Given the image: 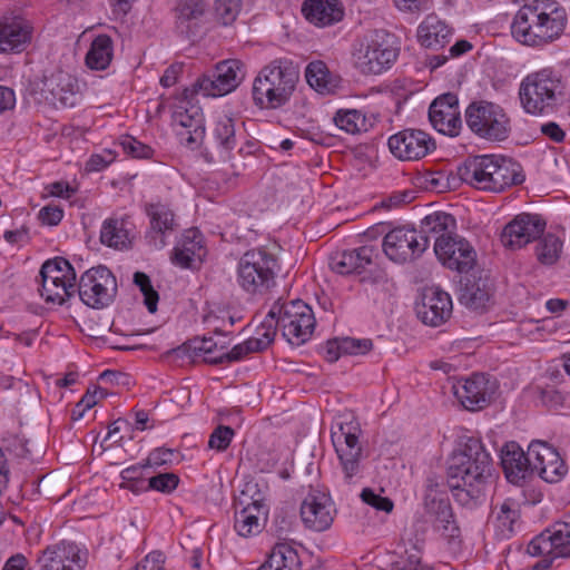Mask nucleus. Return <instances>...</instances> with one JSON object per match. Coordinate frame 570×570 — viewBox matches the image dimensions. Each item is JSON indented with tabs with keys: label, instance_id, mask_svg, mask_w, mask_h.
<instances>
[{
	"label": "nucleus",
	"instance_id": "1",
	"mask_svg": "<svg viewBox=\"0 0 570 570\" xmlns=\"http://www.w3.org/2000/svg\"><path fill=\"white\" fill-rule=\"evenodd\" d=\"M492 460L483 443L468 438L448 460L446 476L453 498L461 505H474L484 497Z\"/></svg>",
	"mask_w": 570,
	"mask_h": 570
},
{
	"label": "nucleus",
	"instance_id": "2",
	"mask_svg": "<svg viewBox=\"0 0 570 570\" xmlns=\"http://www.w3.org/2000/svg\"><path fill=\"white\" fill-rule=\"evenodd\" d=\"M566 26V10L556 1L533 0L517 11L511 33L523 46L541 48L559 39Z\"/></svg>",
	"mask_w": 570,
	"mask_h": 570
},
{
	"label": "nucleus",
	"instance_id": "3",
	"mask_svg": "<svg viewBox=\"0 0 570 570\" xmlns=\"http://www.w3.org/2000/svg\"><path fill=\"white\" fill-rule=\"evenodd\" d=\"M458 176L471 187L491 193H501L524 180L521 166L512 159L499 155L468 157L458 167Z\"/></svg>",
	"mask_w": 570,
	"mask_h": 570
},
{
	"label": "nucleus",
	"instance_id": "4",
	"mask_svg": "<svg viewBox=\"0 0 570 570\" xmlns=\"http://www.w3.org/2000/svg\"><path fill=\"white\" fill-rule=\"evenodd\" d=\"M298 70L287 59H275L258 72L253 82L252 96L256 106L276 109L285 105L294 92Z\"/></svg>",
	"mask_w": 570,
	"mask_h": 570
},
{
	"label": "nucleus",
	"instance_id": "5",
	"mask_svg": "<svg viewBox=\"0 0 570 570\" xmlns=\"http://www.w3.org/2000/svg\"><path fill=\"white\" fill-rule=\"evenodd\" d=\"M564 91L562 77L551 68L527 75L519 86V100L524 112L544 116L556 110Z\"/></svg>",
	"mask_w": 570,
	"mask_h": 570
},
{
	"label": "nucleus",
	"instance_id": "6",
	"mask_svg": "<svg viewBox=\"0 0 570 570\" xmlns=\"http://www.w3.org/2000/svg\"><path fill=\"white\" fill-rule=\"evenodd\" d=\"M361 428L352 414L340 415L331 430V439L337 454L344 479L351 482L361 473L363 448L360 443Z\"/></svg>",
	"mask_w": 570,
	"mask_h": 570
},
{
	"label": "nucleus",
	"instance_id": "7",
	"mask_svg": "<svg viewBox=\"0 0 570 570\" xmlns=\"http://www.w3.org/2000/svg\"><path fill=\"white\" fill-rule=\"evenodd\" d=\"M277 258L264 248L244 253L237 265L238 285L249 294H263L275 284Z\"/></svg>",
	"mask_w": 570,
	"mask_h": 570
},
{
	"label": "nucleus",
	"instance_id": "8",
	"mask_svg": "<svg viewBox=\"0 0 570 570\" xmlns=\"http://www.w3.org/2000/svg\"><path fill=\"white\" fill-rule=\"evenodd\" d=\"M465 122L480 139L503 141L511 132V120L498 104L480 100L471 102L465 109Z\"/></svg>",
	"mask_w": 570,
	"mask_h": 570
},
{
	"label": "nucleus",
	"instance_id": "9",
	"mask_svg": "<svg viewBox=\"0 0 570 570\" xmlns=\"http://www.w3.org/2000/svg\"><path fill=\"white\" fill-rule=\"evenodd\" d=\"M268 316L276 318L283 336L291 344H303L313 334L315 317L312 308L302 299L275 302Z\"/></svg>",
	"mask_w": 570,
	"mask_h": 570
},
{
	"label": "nucleus",
	"instance_id": "10",
	"mask_svg": "<svg viewBox=\"0 0 570 570\" xmlns=\"http://www.w3.org/2000/svg\"><path fill=\"white\" fill-rule=\"evenodd\" d=\"M397 50L392 47L386 35L374 31L365 36L354 51L355 67L364 75H379L394 63Z\"/></svg>",
	"mask_w": 570,
	"mask_h": 570
},
{
	"label": "nucleus",
	"instance_id": "11",
	"mask_svg": "<svg viewBox=\"0 0 570 570\" xmlns=\"http://www.w3.org/2000/svg\"><path fill=\"white\" fill-rule=\"evenodd\" d=\"M246 76L245 65L238 59L219 61L212 73L200 76L193 85L195 94L222 97L234 91Z\"/></svg>",
	"mask_w": 570,
	"mask_h": 570
},
{
	"label": "nucleus",
	"instance_id": "12",
	"mask_svg": "<svg viewBox=\"0 0 570 570\" xmlns=\"http://www.w3.org/2000/svg\"><path fill=\"white\" fill-rule=\"evenodd\" d=\"M79 298L92 308H104L112 303L117 294V281L106 266L86 271L78 284Z\"/></svg>",
	"mask_w": 570,
	"mask_h": 570
},
{
	"label": "nucleus",
	"instance_id": "13",
	"mask_svg": "<svg viewBox=\"0 0 570 570\" xmlns=\"http://www.w3.org/2000/svg\"><path fill=\"white\" fill-rule=\"evenodd\" d=\"M244 497H249L250 502L235 512L234 528L244 538L258 534L265 527L268 507L265 503V495L258 489L257 483L248 482L243 490Z\"/></svg>",
	"mask_w": 570,
	"mask_h": 570
},
{
	"label": "nucleus",
	"instance_id": "14",
	"mask_svg": "<svg viewBox=\"0 0 570 570\" xmlns=\"http://www.w3.org/2000/svg\"><path fill=\"white\" fill-rule=\"evenodd\" d=\"M382 248L390 261L405 264L421 257L428 248V240L421 239L415 229L397 227L384 236Z\"/></svg>",
	"mask_w": 570,
	"mask_h": 570
},
{
	"label": "nucleus",
	"instance_id": "15",
	"mask_svg": "<svg viewBox=\"0 0 570 570\" xmlns=\"http://www.w3.org/2000/svg\"><path fill=\"white\" fill-rule=\"evenodd\" d=\"M36 562L39 570H83L87 552L75 542L63 540L41 550Z\"/></svg>",
	"mask_w": 570,
	"mask_h": 570
},
{
	"label": "nucleus",
	"instance_id": "16",
	"mask_svg": "<svg viewBox=\"0 0 570 570\" xmlns=\"http://www.w3.org/2000/svg\"><path fill=\"white\" fill-rule=\"evenodd\" d=\"M529 455L533 473L548 483H558L568 473V466L559 452L544 441H532L529 444Z\"/></svg>",
	"mask_w": 570,
	"mask_h": 570
},
{
	"label": "nucleus",
	"instance_id": "17",
	"mask_svg": "<svg viewBox=\"0 0 570 570\" xmlns=\"http://www.w3.org/2000/svg\"><path fill=\"white\" fill-rule=\"evenodd\" d=\"M546 220L538 214L522 213L505 225L501 243L510 249H519L538 239L546 229Z\"/></svg>",
	"mask_w": 570,
	"mask_h": 570
},
{
	"label": "nucleus",
	"instance_id": "18",
	"mask_svg": "<svg viewBox=\"0 0 570 570\" xmlns=\"http://www.w3.org/2000/svg\"><path fill=\"white\" fill-rule=\"evenodd\" d=\"M79 92L77 78L65 70H56L41 81V96L53 107H73Z\"/></svg>",
	"mask_w": 570,
	"mask_h": 570
},
{
	"label": "nucleus",
	"instance_id": "19",
	"mask_svg": "<svg viewBox=\"0 0 570 570\" xmlns=\"http://www.w3.org/2000/svg\"><path fill=\"white\" fill-rule=\"evenodd\" d=\"M530 556L570 557V517L556 523L551 529L542 531L527 547Z\"/></svg>",
	"mask_w": 570,
	"mask_h": 570
},
{
	"label": "nucleus",
	"instance_id": "20",
	"mask_svg": "<svg viewBox=\"0 0 570 570\" xmlns=\"http://www.w3.org/2000/svg\"><path fill=\"white\" fill-rule=\"evenodd\" d=\"M429 120L440 134L456 137L462 128L458 96L448 92L435 98L429 108Z\"/></svg>",
	"mask_w": 570,
	"mask_h": 570
},
{
	"label": "nucleus",
	"instance_id": "21",
	"mask_svg": "<svg viewBox=\"0 0 570 570\" xmlns=\"http://www.w3.org/2000/svg\"><path fill=\"white\" fill-rule=\"evenodd\" d=\"M434 253L445 267L459 273H468L476 262L474 248L459 236L439 239Z\"/></svg>",
	"mask_w": 570,
	"mask_h": 570
},
{
	"label": "nucleus",
	"instance_id": "22",
	"mask_svg": "<svg viewBox=\"0 0 570 570\" xmlns=\"http://www.w3.org/2000/svg\"><path fill=\"white\" fill-rule=\"evenodd\" d=\"M391 153L401 160H417L435 148L433 139L419 129H404L389 138Z\"/></svg>",
	"mask_w": 570,
	"mask_h": 570
},
{
	"label": "nucleus",
	"instance_id": "23",
	"mask_svg": "<svg viewBox=\"0 0 570 570\" xmlns=\"http://www.w3.org/2000/svg\"><path fill=\"white\" fill-rule=\"evenodd\" d=\"M335 511L334 503L328 494L312 491L301 504V519L309 530L322 532L332 525Z\"/></svg>",
	"mask_w": 570,
	"mask_h": 570
},
{
	"label": "nucleus",
	"instance_id": "24",
	"mask_svg": "<svg viewBox=\"0 0 570 570\" xmlns=\"http://www.w3.org/2000/svg\"><path fill=\"white\" fill-rule=\"evenodd\" d=\"M452 390L466 410L478 411L490 403L494 393V384L483 374H474L470 379L453 384Z\"/></svg>",
	"mask_w": 570,
	"mask_h": 570
},
{
	"label": "nucleus",
	"instance_id": "25",
	"mask_svg": "<svg viewBox=\"0 0 570 570\" xmlns=\"http://www.w3.org/2000/svg\"><path fill=\"white\" fill-rule=\"evenodd\" d=\"M416 313L424 324L440 326L452 314L451 297L439 287H428L423 291L422 302L417 305Z\"/></svg>",
	"mask_w": 570,
	"mask_h": 570
},
{
	"label": "nucleus",
	"instance_id": "26",
	"mask_svg": "<svg viewBox=\"0 0 570 570\" xmlns=\"http://www.w3.org/2000/svg\"><path fill=\"white\" fill-rule=\"evenodd\" d=\"M501 465L507 480L514 485H523L533 474L529 450L524 452L515 442H509L502 448Z\"/></svg>",
	"mask_w": 570,
	"mask_h": 570
},
{
	"label": "nucleus",
	"instance_id": "27",
	"mask_svg": "<svg viewBox=\"0 0 570 570\" xmlns=\"http://www.w3.org/2000/svg\"><path fill=\"white\" fill-rule=\"evenodd\" d=\"M493 284L488 276L471 275L461 285L459 302L466 308L484 312L492 304Z\"/></svg>",
	"mask_w": 570,
	"mask_h": 570
},
{
	"label": "nucleus",
	"instance_id": "28",
	"mask_svg": "<svg viewBox=\"0 0 570 570\" xmlns=\"http://www.w3.org/2000/svg\"><path fill=\"white\" fill-rule=\"evenodd\" d=\"M206 256L204 238L196 228L185 230L171 253V262L181 268H194L200 265Z\"/></svg>",
	"mask_w": 570,
	"mask_h": 570
},
{
	"label": "nucleus",
	"instance_id": "29",
	"mask_svg": "<svg viewBox=\"0 0 570 570\" xmlns=\"http://www.w3.org/2000/svg\"><path fill=\"white\" fill-rule=\"evenodd\" d=\"M379 255L375 247L365 245L332 256L330 265L341 275L361 274L374 264Z\"/></svg>",
	"mask_w": 570,
	"mask_h": 570
},
{
	"label": "nucleus",
	"instance_id": "30",
	"mask_svg": "<svg viewBox=\"0 0 570 570\" xmlns=\"http://www.w3.org/2000/svg\"><path fill=\"white\" fill-rule=\"evenodd\" d=\"M187 101H180L173 112L174 124L186 129L180 135L185 137L186 145L190 148L197 147L205 136L204 117L200 108L197 106L187 107Z\"/></svg>",
	"mask_w": 570,
	"mask_h": 570
},
{
	"label": "nucleus",
	"instance_id": "31",
	"mask_svg": "<svg viewBox=\"0 0 570 570\" xmlns=\"http://www.w3.org/2000/svg\"><path fill=\"white\" fill-rule=\"evenodd\" d=\"M31 36L32 27L23 19L0 20V53L21 52Z\"/></svg>",
	"mask_w": 570,
	"mask_h": 570
},
{
	"label": "nucleus",
	"instance_id": "32",
	"mask_svg": "<svg viewBox=\"0 0 570 570\" xmlns=\"http://www.w3.org/2000/svg\"><path fill=\"white\" fill-rule=\"evenodd\" d=\"M302 12L311 23L326 27L343 19L344 8L340 0H305Z\"/></svg>",
	"mask_w": 570,
	"mask_h": 570
},
{
	"label": "nucleus",
	"instance_id": "33",
	"mask_svg": "<svg viewBox=\"0 0 570 570\" xmlns=\"http://www.w3.org/2000/svg\"><path fill=\"white\" fill-rule=\"evenodd\" d=\"M147 214L150 217V230L147 234V238L155 248L160 249L166 245V233L175 229V215L164 204L148 205Z\"/></svg>",
	"mask_w": 570,
	"mask_h": 570
},
{
	"label": "nucleus",
	"instance_id": "34",
	"mask_svg": "<svg viewBox=\"0 0 570 570\" xmlns=\"http://www.w3.org/2000/svg\"><path fill=\"white\" fill-rule=\"evenodd\" d=\"M455 228L456 223L452 215L444 212H435L421 220L417 234L421 239L428 240V245L431 238H434V244H438L441 238L452 237Z\"/></svg>",
	"mask_w": 570,
	"mask_h": 570
},
{
	"label": "nucleus",
	"instance_id": "35",
	"mask_svg": "<svg viewBox=\"0 0 570 570\" xmlns=\"http://www.w3.org/2000/svg\"><path fill=\"white\" fill-rule=\"evenodd\" d=\"M451 36V29L434 14L428 16L419 26L417 38L420 43L426 48L443 47Z\"/></svg>",
	"mask_w": 570,
	"mask_h": 570
},
{
	"label": "nucleus",
	"instance_id": "36",
	"mask_svg": "<svg viewBox=\"0 0 570 570\" xmlns=\"http://www.w3.org/2000/svg\"><path fill=\"white\" fill-rule=\"evenodd\" d=\"M114 57V41L107 35L97 36L86 55V65L91 70H105Z\"/></svg>",
	"mask_w": 570,
	"mask_h": 570
},
{
	"label": "nucleus",
	"instance_id": "37",
	"mask_svg": "<svg viewBox=\"0 0 570 570\" xmlns=\"http://www.w3.org/2000/svg\"><path fill=\"white\" fill-rule=\"evenodd\" d=\"M129 225L125 218L106 219L100 230L101 243L117 249L127 248L130 245Z\"/></svg>",
	"mask_w": 570,
	"mask_h": 570
},
{
	"label": "nucleus",
	"instance_id": "38",
	"mask_svg": "<svg viewBox=\"0 0 570 570\" xmlns=\"http://www.w3.org/2000/svg\"><path fill=\"white\" fill-rule=\"evenodd\" d=\"M305 78L308 85L320 94H331L337 87L335 78L330 72L325 62L312 61L305 70Z\"/></svg>",
	"mask_w": 570,
	"mask_h": 570
},
{
	"label": "nucleus",
	"instance_id": "39",
	"mask_svg": "<svg viewBox=\"0 0 570 570\" xmlns=\"http://www.w3.org/2000/svg\"><path fill=\"white\" fill-rule=\"evenodd\" d=\"M429 510L435 515V529L445 538L452 539L460 534V529L453 520L450 503L445 500H432L428 504Z\"/></svg>",
	"mask_w": 570,
	"mask_h": 570
},
{
	"label": "nucleus",
	"instance_id": "40",
	"mask_svg": "<svg viewBox=\"0 0 570 570\" xmlns=\"http://www.w3.org/2000/svg\"><path fill=\"white\" fill-rule=\"evenodd\" d=\"M335 126L350 135L367 131L366 116L357 109H338L333 118Z\"/></svg>",
	"mask_w": 570,
	"mask_h": 570
},
{
	"label": "nucleus",
	"instance_id": "41",
	"mask_svg": "<svg viewBox=\"0 0 570 570\" xmlns=\"http://www.w3.org/2000/svg\"><path fill=\"white\" fill-rule=\"evenodd\" d=\"M41 282H47L49 285L53 282L61 279H76V272L71 264L62 258L56 257L45 262L40 268Z\"/></svg>",
	"mask_w": 570,
	"mask_h": 570
},
{
	"label": "nucleus",
	"instance_id": "42",
	"mask_svg": "<svg viewBox=\"0 0 570 570\" xmlns=\"http://www.w3.org/2000/svg\"><path fill=\"white\" fill-rule=\"evenodd\" d=\"M76 293V279H61L49 285L41 282L40 295L47 303L63 304Z\"/></svg>",
	"mask_w": 570,
	"mask_h": 570
},
{
	"label": "nucleus",
	"instance_id": "43",
	"mask_svg": "<svg viewBox=\"0 0 570 570\" xmlns=\"http://www.w3.org/2000/svg\"><path fill=\"white\" fill-rule=\"evenodd\" d=\"M213 135L217 145L226 153H229L237 146L234 120L226 115L218 117Z\"/></svg>",
	"mask_w": 570,
	"mask_h": 570
},
{
	"label": "nucleus",
	"instance_id": "44",
	"mask_svg": "<svg viewBox=\"0 0 570 570\" xmlns=\"http://www.w3.org/2000/svg\"><path fill=\"white\" fill-rule=\"evenodd\" d=\"M562 242L553 234L544 235L535 246V256L544 265L554 264L560 256Z\"/></svg>",
	"mask_w": 570,
	"mask_h": 570
},
{
	"label": "nucleus",
	"instance_id": "45",
	"mask_svg": "<svg viewBox=\"0 0 570 570\" xmlns=\"http://www.w3.org/2000/svg\"><path fill=\"white\" fill-rule=\"evenodd\" d=\"M243 1L242 0H215L214 1V19L215 21L223 26L229 27L232 26L240 10H242Z\"/></svg>",
	"mask_w": 570,
	"mask_h": 570
},
{
	"label": "nucleus",
	"instance_id": "46",
	"mask_svg": "<svg viewBox=\"0 0 570 570\" xmlns=\"http://www.w3.org/2000/svg\"><path fill=\"white\" fill-rule=\"evenodd\" d=\"M279 327L276 318H272L266 315L261 327L257 330V336L249 338V344L254 345V350L262 352L266 350L276 335V331Z\"/></svg>",
	"mask_w": 570,
	"mask_h": 570
},
{
	"label": "nucleus",
	"instance_id": "47",
	"mask_svg": "<svg viewBox=\"0 0 570 570\" xmlns=\"http://www.w3.org/2000/svg\"><path fill=\"white\" fill-rule=\"evenodd\" d=\"M428 529L429 522L423 518H417L404 530L402 541L411 546L413 550L421 551Z\"/></svg>",
	"mask_w": 570,
	"mask_h": 570
},
{
	"label": "nucleus",
	"instance_id": "48",
	"mask_svg": "<svg viewBox=\"0 0 570 570\" xmlns=\"http://www.w3.org/2000/svg\"><path fill=\"white\" fill-rule=\"evenodd\" d=\"M206 11L204 0H183L176 9L179 23L196 21L200 19Z\"/></svg>",
	"mask_w": 570,
	"mask_h": 570
},
{
	"label": "nucleus",
	"instance_id": "49",
	"mask_svg": "<svg viewBox=\"0 0 570 570\" xmlns=\"http://www.w3.org/2000/svg\"><path fill=\"white\" fill-rule=\"evenodd\" d=\"M134 283L139 287L144 295V303L149 313L157 311L158 293L153 288L150 278L142 272H136L134 274Z\"/></svg>",
	"mask_w": 570,
	"mask_h": 570
},
{
	"label": "nucleus",
	"instance_id": "50",
	"mask_svg": "<svg viewBox=\"0 0 570 570\" xmlns=\"http://www.w3.org/2000/svg\"><path fill=\"white\" fill-rule=\"evenodd\" d=\"M257 352L254 345L249 344V338L242 344L235 345L229 352H220L217 356L206 357V363L219 364L224 362L239 361L248 353Z\"/></svg>",
	"mask_w": 570,
	"mask_h": 570
},
{
	"label": "nucleus",
	"instance_id": "51",
	"mask_svg": "<svg viewBox=\"0 0 570 570\" xmlns=\"http://www.w3.org/2000/svg\"><path fill=\"white\" fill-rule=\"evenodd\" d=\"M119 145L124 153L132 158L148 159L153 156L154 150L150 146L140 142L131 136H125L120 139Z\"/></svg>",
	"mask_w": 570,
	"mask_h": 570
},
{
	"label": "nucleus",
	"instance_id": "52",
	"mask_svg": "<svg viewBox=\"0 0 570 570\" xmlns=\"http://www.w3.org/2000/svg\"><path fill=\"white\" fill-rule=\"evenodd\" d=\"M235 435L234 430L227 425H218L210 434L208 446L219 452L225 451Z\"/></svg>",
	"mask_w": 570,
	"mask_h": 570
},
{
	"label": "nucleus",
	"instance_id": "53",
	"mask_svg": "<svg viewBox=\"0 0 570 570\" xmlns=\"http://www.w3.org/2000/svg\"><path fill=\"white\" fill-rule=\"evenodd\" d=\"M341 340V350L344 355H362L372 350L373 343L368 338L343 337Z\"/></svg>",
	"mask_w": 570,
	"mask_h": 570
},
{
	"label": "nucleus",
	"instance_id": "54",
	"mask_svg": "<svg viewBox=\"0 0 570 570\" xmlns=\"http://www.w3.org/2000/svg\"><path fill=\"white\" fill-rule=\"evenodd\" d=\"M189 348L193 350L196 356L204 354V361L206 362V357L217 356L223 352L224 346L218 348V344L214 342L212 337H203L193 340L189 344Z\"/></svg>",
	"mask_w": 570,
	"mask_h": 570
},
{
	"label": "nucleus",
	"instance_id": "55",
	"mask_svg": "<svg viewBox=\"0 0 570 570\" xmlns=\"http://www.w3.org/2000/svg\"><path fill=\"white\" fill-rule=\"evenodd\" d=\"M179 479L174 473H163L148 479L149 490H156L164 493L174 491L178 485Z\"/></svg>",
	"mask_w": 570,
	"mask_h": 570
},
{
	"label": "nucleus",
	"instance_id": "56",
	"mask_svg": "<svg viewBox=\"0 0 570 570\" xmlns=\"http://www.w3.org/2000/svg\"><path fill=\"white\" fill-rule=\"evenodd\" d=\"M362 500L373 508L390 513L393 510V501L386 497H381L371 489H364L361 493Z\"/></svg>",
	"mask_w": 570,
	"mask_h": 570
},
{
	"label": "nucleus",
	"instance_id": "57",
	"mask_svg": "<svg viewBox=\"0 0 570 570\" xmlns=\"http://www.w3.org/2000/svg\"><path fill=\"white\" fill-rule=\"evenodd\" d=\"M63 217V210L58 206H45L39 210L38 218L43 225L56 226Z\"/></svg>",
	"mask_w": 570,
	"mask_h": 570
},
{
	"label": "nucleus",
	"instance_id": "58",
	"mask_svg": "<svg viewBox=\"0 0 570 570\" xmlns=\"http://www.w3.org/2000/svg\"><path fill=\"white\" fill-rule=\"evenodd\" d=\"M513 503L511 501H504L500 507V512L498 513V521L501 522L502 527L508 530H512V524L519 517V511L514 509Z\"/></svg>",
	"mask_w": 570,
	"mask_h": 570
},
{
	"label": "nucleus",
	"instance_id": "59",
	"mask_svg": "<svg viewBox=\"0 0 570 570\" xmlns=\"http://www.w3.org/2000/svg\"><path fill=\"white\" fill-rule=\"evenodd\" d=\"M412 193L409 190L397 191L390 195L387 198L383 199L381 205L384 208L392 209L396 208L403 204H407L412 200Z\"/></svg>",
	"mask_w": 570,
	"mask_h": 570
},
{
	"label": "nucleus",
	"instance_id": "60",
	"mask_svg": "<svg viewBox=\"0 0 570 570\" xmlns=\"http://www.w3.org/2000/svg\"><path fill=\"white\" fill-rule=\"evenodd\" d=\"M396 570H422L423 566L421 562L420 551H415L410 553L407 559L400 558L395 563Z\"/></svg>",
	"mask_w": 570,
	"mask_h": 570
},
{
	"label": "nucleus",
	"instance_id": "61",
	"mask_svg": "<svg viewBox=\"0 0 570 570\" xmlns=\"http://www.w3.org/2000/svg\"><path fill=\"white\" fill-rule=\"evenodd\" d=\"M541 132L554 142H561L564 140L566 137V132L554 121H550L542 125Z\"/></svg>",
	"mask_w": 570,
	"mask_h": 570
},
{
	"label": "nucleus",
	"instance_id": "62",
	"mask_svg": "<svg viewBox=\"0 0 570 570\" xmlns=\"http://www.w3.org/2000/svg\"><path fill=\"white\" fill-rule=\"evenodd\" d=\"M342 355H344L341 350V340L334 338L326 342L324 346V357L326 361L333 363L336 362Z\"/></svg>",
	"mask_w": 570,
	"mask_h": 570
},
{
	"label": "nucleus",
	"instance_id": "63",
	"mask_svg": "<svg viewBox=\"0 0 570 570\" xmlns=\"http://www.w3.org/2000/svg\"><path fill=\"white\" fill-rule=\"evenodd\" d=\"M2 570H32L29 560L22 553L11 556Z\"/></svg>",
	"mask_w": 570,
	"mask_h": 570
},
{
	"label": "nucleus",
	"instance_id": "64",
	"mask_svg": "<svg viewBox=\"0 0 570 570\" xmlns=\"http://www.w3.org/2000/svg\"><path fill=\"white\" fill-rule=\"evenodd\" d=\"M49 195L61 198H70L75 190L68 183L56 181L47 186Z\"/></svg>",
	"mask_w": 570,
	"mask_h": 570
}]
</instances>
